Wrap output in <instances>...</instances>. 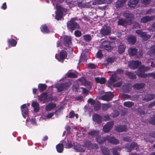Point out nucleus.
<instances>
[{"label":"nucleus","mask_w":155,"mask_h":155,"mask_svg":"<svg viewBox=\"0 0 155 155\" xmlns=\"http://www.w3.org/2000/svg\"><path fill=\"white\" fill-rule=\"evenodd\" d=\"M98 134V131L93 130L88 133V135L89 137H91L97 136L96 140L99 144L103 143L107 140L109 143L112 144H117L119 143V141L113 137L111 136L110 135L107 136L106 137H104L101 138L100 136H97Z\"/></svg>","instance_id":"nucleus-1"},{"label":"nucleus","mask_w":155,"mask_h":155,"mask_svg":"<svg viewBox=\"0 0 155 155\" xmlns=\"http://www.w3.org/2000/svg\"><path fill=\"white\" fill-rule=\"evenodd\" d=\"M51 3L57 9L55 11V19L58 20L60 19L62 17L63 15H65L67 9L61 7V5L63 3H66V4L69 5L70 6V4H69V1H51Z\"/></svg>","instance_id":"nucleus-2"},{"label":"nucleus","mask_w":155,"mask_h":155,"mask_svg":"<svg viewBox=\"0 0 155 155\" xmlns=\"http://www.w3.org/2000/svg\"><path fill=\"white\" fill-rule=\"evenodd\" d=\"M150 68L149 67H145L144 65H141L139 67L137 71H135L136 74L139 77L143 78H145L147 77L148 74H144L145 72L149 70Z\"/></svg>","instance_id":"nucleus-3"},{"label":"nucleus","mask_w":155,"mask_h":155,"mask_svg":"<svg viewBox=\"0 0 155 155\" xmlns=\"http://www.w3.org/2000/svg\"><path fill=\"white\" fill-rule=\"evenodd\" d=\"M115 46V43L108 41H104L100 45V47L103 49L110 51Z\"/></svg>","instance_id":"nucleus-4"},{"label":"nucleus","mask_w":155,"mask_h":155,"mask_svg":"<svg viewBox=\"0 0 155 155\" xmlns=\"http://www.w3.org/2000/svg\"><path fill=\"white\" fill-rule=\"evenodd\" d=\"M128 53L130 56H135L137 58L141 57L142 54L141 51L138 52L137 49L134 48H130L128 50Z\"/></svg>","instance_id":"nucleus-5"},{"label":"nucleus","mask_w":155,"mask_h":155,"mask_svg":"<svg viewBox=\"0 0 155 155\" xmlns=\"http://www.w3.org/2000/svg\"><path fill=\"white\" fill-rule=\"evenodd\" d=\"M76 19H77L76 18H72L70 21L67 22V25L68 28L72 31L78 29L79 28L78 24L74 21Z\"/></svg>","instance_id":"nucleus-6"},{"label":"nucleus","mask_w":155,"mask_h":155,"mask_svg":"<svg viewBox=\"0 0 155 155\" xmlns=\"http://www.w3.org/2000/svg\"><path fill=\"white\" fill-rule=\"evenodd\" d=\"M71 83L70 81L61 84L56 87L58 91L61 92L62 91L67 89L68 87L71 85Z\"/></svg>","instance_id":"nucleus-7"},{"label":"nucleus","mask_w":155,"mask_h":155,"mask_svg":"<svg viewBox=\"0 0 155 155\" xmlns=\"http://www.w3.org/2000/svg\"><path fill=\"white\" fill-rule=\"evenodd\" d=\"M67 52L63 50H62L60 53V55L59 56L57 54H55V58L57 59L58 61L61 62H63L64 60L67 57Z\"/></svg>","instance_id":"nucleus-8"},{"label":"nucleus","mask_w":155,"mask_h":155,"mask_svg":"<svg viewBox=\"0 0 155 155\" xmlns=\"http://www.w3.org/2000/svg\"><path fill=\"white\" fill-rule=\"evenodd\" d=\"M29 106L30 104L27 103V104H23L21 106V108L22 114L23 117L25 118L28 116L29 109L27 107Z\"/></svg>","instance_id":"nucleus-9"},{"label":"nucleus","mask_w":155,"mask_h":155,"mask_svg":"<svg viewBox=\"0 0 155 155\" xmlns=\"http://www.w3.org/2000/svg\"><path fill=\"white\" fill-rule=\"evenodd\" d=\"M136 33L139 36L142 37L144 41L148 40L151 37V35H147L145 32H143L140 30H136Z\"/></svg>","instance_id":"nucleus-10"},{"label":"nucleus","mask_w":155,"mask_h":155,"mask_svg":"<svg viewBox=\"0 0 155 155\" xmlns=\"http://www.w3.org/2000/svg\"><path fill=\"white\" fill-rule=\"evenodd\" d=\"M111 32V29L109 26H104L100 30V33L102 35H109Z\"/></svg>","instance_id":"nucleus-11"},{"label":"nucleus","mask_w":155,"mask_h":155,"mask_svg":"<svg viewBox=\"0 0 155 155\" xmlns=\"http://www.w3.org/2000/svg\"><path fill=\"white\" fill-rule=\"evenodd\" d=\"M87 141L84 142V144L82 145L77 144L76 145L75 144H74V149L78 152H84L85 150V148H87L86 147L84 146V144H86L87 145Z\"/></svg>","instance_id":"nucleus-12"},{"label":"nucleus","mask_w":155,"mask_h":155,"mask_svg":"<svg viewBox=\"0 0 155 155\" xmlns=\"http://www.w3.org/2000/svg\"><path fill=\"white\" fill-rule=\"evenodd\" d=\"M39 101L42 103H44L45 102H48L50 100L48 98L47 94L46 93L42 94L38 97Z\"/></svg>","instance_id":"nucleus-13"},{"label":"nucleus","mask_w":155,"mask_h":155,"mask_svg":"<svg viewBox=\"0 0 155 155\" xmlns=\"http://www.w3.org/2000/svg\"><path fill=\"white\" fill-rule=\"evenodd\" d=\"M140 64L141 62L138 61H130L128 66L131 69L134 70L136 69Z\"/></svg>","instance_id":"nucleus-14"},{"label":"nucleus","mask_w":155,"mask_h":155,"mask_svg":"<svg viewBox=\"0 0 155 155\" xmlns=\"http://www.w3.org/2000/svg\"><path fill=\"white\" fill-rule=\"evenodd\" d=\"M61 142L63 146H64V147L66 148H70L73 146L71 141L67 138H65L64 140L61 141Z\"/></svg>","instance_id":"nucleus-15"},{"label":"nucleus","mask_w":155,"mask_h":155,"mask_svg":"<svg viewBox=\"0 0 155 155\" xmlns=\"http://www.w3.org/2000/svg\"><path fill=\"white\" fill-rule=\"evenodd\" d=\"M113 124L114 123L113 122L110 121L108 122L103 127V131L105 133L108 132L110 130Z\"/></svg>","instance_id":"nucleus-16"},{"label":"nucleus","mask_w":155,"mask_h":155,"mask_svg":"<svg viewBox=\"0 0 155 155\" xmlns=\"http://www.w3.org/2000/svg\"><path fill=\"white\" fill-rule=\"evenodd\" d=\"M128 43L131 45H134L136 41V37L133 35L128 36L126 38Z\"/></svg>","instance_id":"nucleus-17"},{"label":"nucleus","mask_w":155,"mask_h":155,"mask_svg":"<svg viewBox=\"0 0 155 155\" xmlns=\"http://www.w3.org/2000/svg\"><path fill=\"white\" fill-rule=\"evenodd\" d=\"M113 97V93L108 92L106 93V94L103 95L101 97V99L103 100L109 101Z\"/></svg>","instance_id":"nucleus-18"},{"label":"nucleus","mask_w":155,"mask_h":155,"mask_svg":"<svg viewBox=\"0 0 155 155\" xmlns=\"http://www.w3.org/2000/svg\"><path fill=\"white\" fill-rule=\"evenodd\" d=\"M78 80L81 82L82 84L87 86V87L89 90L91 88V86L90 83L87 82L85 78L82 77L79 79Z\"/></svg>","instance_id":"nucleus-19"},{"label":"nucleus","mask_w":155,"mask_h":155,"mask_svg":"<svg viewBox=\"0 0 155 155\" xmlns=\"http://www.w3.org/2000/svg\"><path fill=\"white\" fill-rule=\"evenodd\" d=\"M54 112H51L48 113L47 114H43L42 115L39 120H46L47 119H50L54 116Z\"/></svg>","instance_id":"nucleus-20"},{"label":"nucleus","mask_w":155,"mask_h":155,"mask_svg":"<svg viewBox=\"0 0 155 155\" xmlns=\"http://www.w3.org/2000/svg\"><path fill=\"white\" fill-rule=\"evenodd\" d=\"M71 38L70 37L65 36L63 38V44L65 46H69L71 43Z\"/></svg>","instance_id":"nucleus-21"},{"label":"nucleus","mask_w":155,"mask_h":155,"mask_svg":"<svg viewBox=\"0 0 155 155\" xmlns=\"http://www.w3.org/2000/svg\"><path fill=\"white\" fill-rule=\"evenodd\" d=\"M102 117L97 114H95L93 116V120L98 124L101 123Z\"/></svg>","instance_id":"nucleus-22"},{"label":"nucleus","mask_w":155,"mask_h":155,"mask_svg":"<svg viewBox=\"0 0 155 155\" xmlns=\"http://www.w3.org/2000/svg\"><path fill=\"white\" fill-rule=\"evenodd\" d=\"M87 145L86 144H84V146L86 147L87 148L89 149H93L94 148H95L96 149L98 148V145L97 144H92L90 141H87Z\"/></svg>","instance_id":"nucleus-23"},{"label":"nucleus","mask_w":155,"mask_h":155,"mask_svg":"<svg viewBox=\"0 0 155 155\" xmlns=\"http://www.w3.org/2000/svg\"><path fill=\"white\" fill-rule=\"evenodd\" d=\"M137 144L135 143H132L130 145L129 144H127L126 145V148L127 149V152H130L131 150L133 149L136 148L137 147Z\"/></svg>","instance_id":"nucleus-24"},{"label":"nucleus","mask_w":155,"mask_h":155,"mask_svg":"<svg viewBox=\"0 0 155 155\" xmlns=\"http://www.w3.org/2000/svg\"><path fill=\"white\" fill-rule=\"evenodd\" d=\"M123 15L127 19L130 21L133 17V15L128 11H125L124 12Z\"/></svg>","instance_id":"nucleus-25"},{"label":"nucleus","mask_w":155,"mask_h":155,"mask_svg":"<svg viewBox=\"0 0 155 155\" xmlns=\"http://www.w3.org/2000/svg\"><path fill=\"white\" fill-rule=\"evenodd\" d=\"M127 128L125 125H119L115 127V130L118 132H122L126 130Z\"/></svg>","instance_id":"nucleus-26"},{"label":"nucleus","mask_w":155,"mask_h":155,"mask_svg":"<svg viewBox=\"0 0 155 155\" xmlns=\"http://www.w3.org/2000/svg\"><path fill=\"white\" fill-rule=\"evenodd\" d=\"M154 16L149 17V16H146L142 18L141 19V21L142 22L145 23L149 21L153 20L154 18Z\"/></svg>","instance_id":"nucleus-27"},{"label":"nucleus","mask_w":155,"mask_h":155,"mask_svg":"<svg viewBox=\"0 0 155 155\" xmlns=\"http://www.w3.org/2000/svg\"><path fill=\"white\" fill-rule=\"evenodd\" d=\"M56 106L55 103H51L46 105L45 109L46 110L50 111L54 109Z\"/></svg>","instance_id":"nucleus-28"},{"label":"nucleus","mask_w":155,"mask_h":155,"mask_svg":"<svg viewBox=\"0 0 155 155\" xmlns=\"http://www.w3.org/2000/svg\"><path fill=\"white\" fill-rule=\"evenodd\" d=\"M31 106L34 108V111L35 112H37L39 111L40 107L39 104L37 102L35 101L32 102Z\"/></svg>","instance_id":"nucleus-29"},{"label":"nucleus","mask_w":155,"mask_h":155,"mask_svg":"<svg viewBox=\"0 0 155 155\" xmlns=\"http://www.w3.org/2000/svg\"><path fill=\"white\" fill-rule=\"evenodd\" d=\"M126 48V46L122 43H120L118 46V51L120 54H122L124 52Z\"/></svg>","instance_id":"nucleus-30"},{"label":"nucleus","mask_w":155,"mask_h":155,"mask_svg":"<svg viewBox=\"0 0 155 155\" xmlns=\"http://www.w3.org/2000/svg\"><path fill=\"white\" fill-rule=\"evenodd\" d=\"M116 75L115 73L112 74L108 81V83L110 85H112L116 81Z\"/></svg>","instance_id":"nucleus-31"},{"label":"nucleus","mask_w":155,"mask_h":155,"mask_svg":"<svg viewBox=\"0 0 155 155\" xmlns=\"http://www.w3.org/2000/svg\"><path fill=\"white\" fill-rule=\"evenodd\" d=\"M155 97V95L153 94H148L145 95L142 99L147 101H149L154 99Z\"/></svg>","instance_id":"nucleus-32"},{"label":"nucleus","mask_w":155,"mask_h":155,"mask_svg":"<svg viewBox=\"0 0 155 155\" xmlns=\"http://www.w3.org/2000/svg\"><path fill=\"white\" fill-rule=\"evenodd\" d=\"M145 84L143 83H137L134 84L133 87L135 89L139 90L143 88Z\"/></svg>","instance_id":"nucleus-33"},{"label":"nucleus","mask_w":155,"mask_h":155,"mask_svg":"<svg viewBox=\"0 0 155 155\" xmlns=\"http://www.w3.org/2000/svg\"><path fill=\"white\" fill-rule=\"evenodd\" d=\"M8 45L12 47L15 46L17 44V41L13 39H8Z\"/></svg>","instance_id":"nucleus-34"},{"label":"nucleus","mask_w":155,"mask_h":155,"mask_svg":"<svg viewBox=\"0 0 155 155\" xmlns=\"http://www.w3.org/2000/svg\"><path fill=\"white\" fill-rule=\"evenodd\" d=\"M40 28L41 31L43 33H48L50 32V31L48 29L47 26L45 25H42L41 27Z\"/></svg>","instance_id":"nucleus-35"},{"label":"nucleus","mask_w":155,"mask_h":155,"mask_svg":"<svg viewBox=\"0 0 155 155\" xmlns=\"http://www.w3.org/2000/svg\"><path fill=\"white\" fill-rule=\"evenodd\" d=\"M57 150L58 153H61L64 150V147L61 143H60L57 144L56 146Z\"/></svg>","instance_id":"nucleus-36"},{"label":"nucleus","mask_w":155,"mask_h":155,"mask_svg":"<svg viewBox=\"0 0 155 155\" xmlns=\"http://www.w3.org/2000/svg\"><path fill=\"white\" fill-rule=\"evenodd\" d=\"M95 80L97 83L101 84H104L106 82L105 79L104 78L97 77L95 78Z\"/></svg>","instance_id":"nucleus-37"},{"label":"nucleus","mask_w":155,"mask_h":155,"mask_svg":"<svg viewBox=\"0 0 155 155\" xmlns=\"http://www.w3.org/2000/svg\"><path fill=\"white\" fill-rule=\"evenodd\" d=\"M101 151L103 154L104 155H109L110 151L108 149L105 147H101Z\"/></svg>","instance_id":"nucleus-38"},{"label":"nucleus","mask_w":155,"mask_h":155,"mask_svg":"<svg viewBox=\"0 0 155 155\" xmlns=\"http://www.w3.org/2000/svg\"><path fill=\"white\" fill-rule=\"evenodd\" d=\"M138 1H129L128 3V6L131 8H133L135 7Z\"/></svg>","instance_id":"nucleus-39"},{"label":"nucleus","mask_w":155,"mask_h":155,"mask_svg":"<svg viewBox=\"0 0 155 155\" xmlns=\"http://www.w3.org/2000/svg\"><path fill=\"white\" fill-rule=\"evenodd\" d=\"M125 74L131 79H135L136 78V75L133 73L127 71L126 72Z\"/></svg>","instance_id":"nucleus-40"},{"label":"nucleus","mask_w":155,"mask_h":155,"mask_svg":"<svg viewBox=\"0 0 155 155\" xmlns=\"http://www.w3.org/2000/svg\"><path fill=\"white\" fill-rule=\"evenodd\" d=\"M114 58H107L105 61V64L107 66V64H111L114 62Z\"/></svg>","instance_id":"nucleus-41"},{"label":"nucleus","mask_w":155,"mask_h":155,"mask_svg":"<svg viewBox=\"0 0 155 155\" xmlns=\"http://www.w3.org/2000/svg\"><path fill=\"white\" fill-rule=\"evenodd\" d=\"M127 24L126 20L122 18L119 19L118 24L123 26H125Z\"/></svg>","instance_id":"nucleus-42"},{"label":"nucleus","mask_w":155,"mask_h":155,"mask_svg":"<svg viewBox=\"0 0 155 155\" xmlns=\"http://www.w3.org/2000/svg\"><path fill=\"white\" fill-rule=\"evenodd\" d=\"M126 1H117L116 3L117 8L120 7L124 5Z\"/></svg>","instance_id":"nucleus-43"},{"label":"nucleus","mask_w":155,"mask_h":155,"mask_svg":"<svg viewBox=\"0 0 155 155\" xmlns=\"http://www.w3.org/2000/svg\"><path fill=\"white\" fill-rule=\"evenodd\" d=\"M38 87L39 91L41 92H42L46 89L47 86L45 84H39L38 85Z\"/></svg>","instance_id":"nucleus-44"},{"label":"nucleus","mask_w":155,"mask_h":155,"mask_svg":"<svg viewBox=\"0 0 155 155\" xmlns=\"http://www.w3.org/2000/svg\"><path fill=\"white\" fill-rule=\"evenodd\" d=\"M83 38L84 41L88 42L91 41L92 39L91 36L90 35H86L83 36Z\"/></svg>","instance_id":"nucleus-45"},{"label":"nucleus","mask_w":155,"mask_h":155,"mask_svg":"<svg viewBox=\"0 0 155 155\" xmlns=\"http://www.w3.org/2000/svg\"><path fill=\"white\" fill-rule=\"evenodd\" d=\"M112 149V152L113 155H119V154L117 152V150H120L121 149V148L120 147H116L113 148Z\"/></svg>","instance_id":"nucleus-46"},{"label":"nucleus","mask_w":155,"mask_h":155,"mask_svg":"<svg viewBox=\"0 0 155 155\" xmlns=\"http://www.w3.org/2000/svg\"><path fill=\"white\" fill-rule=\"evenodd\" d=\"M68 77L72 78H77V75L74 73L71 72H68L66 74Z\"/></svg>","instance_id":"nucleus-47"},{"label":"nucleus","mask_w":155,"mask_h":155,"mask_svg":"<svg viewBox=\"0 0 155 155\" xmlns=\"http://www.w3.org/2000/svg\"><path fill=\"white\" fill-rule=\"evenodd\" d=\"M124 106L128 107H131L134 104V103L132 102L127 101L124 102Z\"/></svg>","instance_id":"nucleus-48"},{"label":"nucleus","mask_w":155,"mask_h":155,"mask_svg":"<svg viewBox=\"0 0 155 155\" xmlns=\"http://www.w3.org/2000/svg\"><path fill=\"white\" fill-rule=\"evenodd\" d=\"M110 106V104H104L103 105L102 107V109L103 110H107L109 107Z\"/></svg>","instance_id":"nucleus-49"},{"label":"nucleus","mask_w":155,"mask_h":155,"mask_svg":"<svg viewBox=\"0 0 155 155\" xmlns=\"http://www.w3.org/2000/svg\"><path fill=\"white\" fill-rule=\"evenodd\" d=\"M149 122L151 124L155 125V115L150 119Z\"/></svg>","instance_id":"nucleus-50"},{"label":"nucleus","mask_w":155,"mask_h":155,"mask_svg":"<svg viewBox=\"0 0 155 155\" xmlns=\"http://www.w3.org/2000/svg\"><path fill=\"white\" fill-rule=\"evenodd\" d=\"M94 105V108L95 110H97L100 109V105L98 103L95 104Z\"/></svg>","instance_id":"nucleus-51"},{"label":"nucleus","mask_w":155,"mask_h":155,"mask_svg":"<svg viewBox=\"0 0 155 155\" xmlns=\"http://www.w3.org/2000/svg\"><path fill=\"white\" fill-rule=\"evenodd\" d=\"M74 34L76 37H79L81 35V33L80 31L76 30L75 31Z\"/></svg>","instance_id":"nucleus-52"},{"label":"nucleus","mask_w":155,"mask_h":155,"mask_svg":"<svg viewBox=\"0 0 155 155\" xmlns=\"http://www.w3.org/2000/svg\"><path fill=\"white\" fill-rule=\"evenodd\" d=\"M149 30L153 31L155 30V22L149 28Z\"/></svg>","instance_id":"nucleus-53"},{"label":"nucleus","mask_w":155,"mask_h":155,"mask_svg":"<svg viewBox=\"0 0 155 155\" xmlns=\"http://www.w3.org/2000/svg\"><path fill=\"white\" fill-rule=\"evenodd\" d=\"M79 86L78 84H76L73 85L72 90L74 91H78Z\"/></svg>","instance_id":"nucleus-54"},{"label":"nucleus","mask_w":155,"mask_h":155,"mask_svg":"<svg viewBox=\"0 0 155 155\" xmlns=\"http://www.w3.org/2000/svg\"><path fill=\"white\" fill-rule=\"evenodd\" d=\"M105 1H94L93 3V5H95L96 4H100L104 3V2Z\"/></svg>","instance_id":"nucleus-55"},{"label":"nucleus","mask_w":155,"mask_h":155,"mask_svg":"<svg viewBox=\"0 0 155 155\" xmlns=\"http://www.w3.org/2000/svg\"><path fill=\"white\" fill-rule=\"evenodd\" d=\"M148 54H149L150 55H155V48H153L151 49L149 51V53Z\"/></svg>","instance_id":"nucleus-56"},{"label":"nucleus","mask_w":155,"mask_h":155,"mask_svg":"<svg viewBox=\"0 0 155 155\" xmlns=\"http://www.w3.org/2000/svg\"><path fill=\"white\" fill-rule=\"evenodd\" d=\"M31 124L35 126H37L38 125V124L36 122L35 118H32L31 120Z\"/></svg>","instance_id":"nucleus-57"},{"label":"nucleus","mask_w":155,"mask_h":155,"mask_svg":"<svg viewBox=\"0 0 155 155\" xmlns=\"http://www.w3.org/2000/svg\"><path fill=\"white\" fill-rule=\"evenodd\" d=\"M122 84V81H120L114 84L113 86L114 87H119Z\"/></svg>","instance_id":"nucleus-58"},{"label":"nucleus","mask_w":155,"mask_h":155,"mask_svg":"<svg viewBox=\"0 0 155 155\" xmlns=\"http://www.w3.org/2000/svg\"><path fill=\"white\" fill-rule=\"evenodd\" d=\"M96 57L97 58H101L102 56V54L101 50H99L97 53L96 55Z\"/></svg>","instance_id":"nucleus-59"},{"label":"nucleus","mask_w":155,"mask_h":155,"mask_svg":"<svg viewBox=\"0 0 155 155\" xmlns=\"http://www.w3.org/2000/svg\"><path fill=\"white\" fill-rule=\"evenodd\" d=\"M119 113L117 110H114L113 112V117H116L119 115Z\"/></svg>","instance_id":"nucleus-60"},{"label":"nucleus","mask_w":155,"mask_h":155,"mask_svg":"<svg viewBox=\"0 0 155 155\" xmlns=\"http://www.w3.org/2000/svg\"><path fill=\"white\" fill-rule=\"evenodd\" d=\"M88 102L91 104V105H94L95 104V102L92 99H89L88 100Z\"/></svg>","instance_id":"nucleus-61"},{"label":"nucleus","mask_w":155,"mask_h":155,"mask_svg":"<svg viewBox=\"0 0 155 155\" xmlns=\"http://www.w3.org/2000/svg\"><path fill=\"white\" fill-rule=\"evenodd\" d=\"M75 115L74 112L73 111H71L69 113V118H72Z\"/></svg>","instance_id":"nucleus-62"},{"label":"nucleus","mask_w":155,"mask_h":155,"mask_svg":"<svg viewBox=\"0 0 155 155\" xmlns=\"http://www.w3.org/2000/svg\"><path fill=\"white\" fill-rule=\"evenodd\" d=\"M88 66L91 69L95 68H96V66L94 64L92 63H89L88 64Z\"/></svg>","instance_id":"nucleus-63"},{"label":"nucleus","mask_w":155,"mask_h":155,"mask_svg":"<svg viewBox=\"0 0 155 155\" xmlns=\"http://www.w3.org/2000/svg\"><path fill=\"white\" fill-rule=\"evenodd\" d=\"M147 77H151L152 78L155 79V73H148Z\"/></svg>","instance_id":"nucleus-64"}]
</instances>
